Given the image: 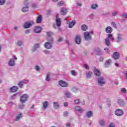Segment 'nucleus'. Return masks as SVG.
<instances>
[{
    "mask_svg": "<svg viewBox=\"0 0 127 127\" xmlns=\"http://www.w3.org/2000/svg\"><path fill=\"white\" fill-rule=\"evenodd\" d=\"M121 92H123V93H127V89L125 88H123L121 89Z\"/></svg>",
    "mask_w": 127,
    "mask_h": 127,
    "instance_id": "nucleus-46",
    "label": "nucleus"
},
{
    "mask_svg": "<svg viewBox=\"0 0 127 127\" xmlns=\"http://www.w3.org/2000/svg\"><path fill=\"white\" fill-rule=\"evenodd\" d=\"M98 83L99 85H104L105 84V78L103 77H98Z\"/></svg>",
    "mask_w": 127,
    "mask_h": 127,
    "instance_id": "nucleus-10",
    "label": "nucleus"
},
{
    "mask_svg": "<svg viewBox=\"0 0 127 127\" xmlns=\"http://www.w3.org/2000/svg\"><path fill=\"white\" fill-rule=\"evenodd\" d=\"M54 107L55 109H58V108H59V104H58V102H54Z\"/></svg>",
    "mask_w": 127,
    "mask_h": 127,
    "instance_id": "nucleus-28",
    "label": "nucleus"
},
{
    "mask_svg": "<svg viewBox=\"0 0 127 127\" xmlns=\"http://www.w3.org/2000/svg\"><path fill=\"white\" fill-rule=\"evenodd\" d=\"M18 89V87H17V86H14L10 88V91L11 93H15V92L17 91Z\"/></svg>",
    "mask_w": 127,
    "mask_h": 127,
    "instance_id": "nucleus-14",
    "label": "nucleus"
},
{
    "mask_svg": "<svg viewBox=\"0 0 127 127\" xmlns=\"http://www.w3.org/2000/svg\"><path fill=\"white\" fill-rule=\"evenodd\" d=\"M84 67L85 68V69H87V70H88V69H90V67H89V65H88V64H84Z\"/></svg>",
    "mask_w": 127,
    "mask_h": 127,
    "instance_id": "nucleus-47",
    "label": "nucleus"
},
{
    "mask_svg": "<svg viewBox=\"0 0 127 127\" xmlns=\"http://www.w3.org/2000/svg\"><path fill=\"white\" fill-rule=\"evenodd\" d=\"M79 102L80 101H79V99H76L74 100V103L75 104H79Z\"/></svg>",
    "mask_w": 127,
    "mask_h": 127,
    "instance_id": "nucleus-56",
    "label": "nucleus"
},
{
    "mask_svg": "<svg viewBox=\"0 0 127 127\" xmlns=\"http://www.w3.org/2000/svg\"><path fill=\"white\" fill-rule=\"evenodd\" d=\"M81 29L83 30V31H86L88 29V26L86 25H82L81 26Z\"/></svg>",
    "mask_w": 127,
    "mask_h": 127,
    "instance_id": "nucleus-26",
    "label": "nucleus"
},
{
    "mask_svg": "<svg viewBox=\"0 0 127 127\" xmlns=\"http://www.w3.org/2000/svg\"><path fill=\"white\" fill-rule=\"evenodd\" d=\"M113 57L115 60L119 59L120 58V53L118 52H115L113 55Z\"/></svg>",
    "mask_w": 127,
    "mask_h": 127,
    "instance_id": "nucleus-13",
    "label": "nucleus"
},
{
    "mask_svg": "<svg viewBox=\"0 0 127 127\" xmlns=\"http://www.w3.org/2000/svg\"><path fill=\"white\" fill-rule=\"evenodd\" d=\"M105 31L107 33H109L108 35V37L105 39V44L107 46H110V45H111V42H110V40H112V41H114V40H115V39H114V37H113V35L110 34L113 32V28L111 26H108L106 28Z\"/></svg>",
    "mask_w": 127,
    "mask_h": 127,
    "instance_id": "nucleus-1",
    "label": "nucleus"
},
{
    "mask_svg": "<svg viewBox=\"0 0 127 127\" xmlns=\"http://www.w3.org/2000/svg\"><path fill=\"white\" fill-rule=\"evenodd\" d=\"M76 5H77L78 6H82V3H81V2H76Z\"/></svg>",
    "mask_w": 127,
    "mask_h": 127,
    "instance_id": "nucleus-48",
    "label": "nucleus"
},
{
    "mask_svg": "<svg viewBox=\"0 0 127 127\" xmlns=\"http://www.w3.org/2000/svg\"><path fill=\"white\" fill-rule=\"evenodd\" d=\"M118 14V11H114L112 13V16H116Z\"/></svg>",
    "mask_w": 127,
    "mask_h": 127,
    "instance_id": "nucleus-51",
    "label": "nucleus"
},
{
    "mask_svg": "<svg viewBox=\"0 0 127 127\" xmlns=\"http://www.w3.org/2000/svg\"><path fill=\"white\" fill-rule=\"evenodd\" d=\"M23 43L21 41H18V42H17V45H18V46H21Z\"/></svg>",
    "mask_w": 127,
    "mask_h": 127,
    "instance_id": "nucleus-39",
    "label": "nucleus"
},
{
    "mask_svg": "<svg viewBox=\"0 0 127 127\" xmlns=\"http://www.w3.org/2000/svg\"><path fill=\"white\" fill-rule=\"evenodd\" d=\"M71 72L72 75H73L74 76H75V75H76V72H75V71L72 70Z\"/></svg>",
    "mask_w": 127,
    "mask_h": 127,
    "instance_id": "nucleus-61",
    "label": "nucleus"
},
{
    "mask_svg": "<svg viewBox=\"0 0 127 127\" xmlns=\"http://www.w3.org/2000/svg\"><path fill=\"white\" fill-rule=\"evenodd\" d=\"M25 33H26V34H29V33H30V30H26Z\"/></svg>",
    "mask_w": 127,
    "mask_h": 127,
    "instance_id": "nucleus-58",
    "label": "nucleus"
},
{
    "mask_svg": "<svg viewBox=\"0 0 127 127\" xmlns=\"http://www.w3.org/2000/svg\"><path fill=\"white\" fill-rule=\"evenodd\" d=\"M107 104L108 107H111V101H108L107 102Z\"/></svg>",
    "mask_w": 127,
    "mask_h": 127,
    "instance_id": "nucleus-59",
    "label": "nucleus"
},
{
    "mask_svg": "<svg viewBox=\"0 0 127 127\" xmlns=\"http://www.w3.org/2000/svg\"><path fill=\"white\" fill-rule=\"evenodd\" d=\"M116 126L115 125V124L112 123L109 125V127H115Z\"/></svg>",
    "mask_w": 127,
    "mask_h": 127,
    "instance_id": "nucleus-50",
    "label": "nucleus"
},
{
    "mask_svg": "<svg viewBox=\"0 0 127 127\" xmlns=\"http://www.w3.org/2000/svg\"><path fill=\"white\" fill-rule=\"evenodd\" d=\"M63 4H64V2H63V1H61L58 3V5L60 6H62Z\"/></svg>",
    "mask_w": 127,
    "mask_h": 127,
    "instance_id": "nucleus-41",
    "label": "nucleus"
},
{
    "mask_svg": "<svg viewBox=\"0 0 127 127\" xmlns=\"http://www.w3.org/2000/svg\"><path fill=\"white\" fill-rule=\"evenodd\" d=\"M28 98V95H27V94H23L20 98L21 103H22V104H23V103H25L26 101H27Z\"/></svg>",
    "mask_w": 127,
    "mask_h": 127,
    "instance_id": "nucleus-7",
    "label": "nucleus"
},
{
    "mask_svg": "<svg viewBox=\"0 0 127 127\" xmlns=\"http://www.w3.org/2000/svg\"><path fill=\"white\" fill-rule=\"evenodd\" d=\"M65 95L67 98H70V97L71 96V94H70L69 92L66 91L65 92Z\"/></svg>",
    "mask_w": 127,
    "mask_h": 127,
    "instance_id": "nucleus-31",
    "label": "nucleus"
},
{
    "mask_svg": "<svg viewBox=\"0 0 127 127\" xmlns=\"http://www.w3.org/2000/svg\"><path fill=\"white\" fill-rule=\"evenodd\" d=\"M48 107V102L45 101L43 103V110H46Z\"/></svg>",
    "mask_w": 127,
    "mask_h": 127,
    "instance_id": "nucleus-21",
    "label": "nucleus"
},
{
    "mask_svg": "<svg viewBox=\"0 0 127 127\" xmlns=\"http://www.w3.org/2000/svg\"><path fill=\"white\" fill-rule=\"evenodd\" d=\"M46 81H50V73H48L47 75V77L46 78Z\"/></svg>",
    "mask_w": 127,
    "mask_h": 127,
    "instance_id": "nucleus-29",
    "label": "nucleus"
},
{
    "mask_svg": "<svg viewBox=\"0 0 127 127\" xmlns=\"http://www.w3.org/2000/svg\"><path fill=\"white\" fill-rule=\"evenodd\" d=\"M59 85H60L61 87H64V88L68 87V83L63 80H60L59 81Z\"/></svg>",
    "mask_w": 127,
    "mask_h": 127,
    "instance_id": "nucleus-11",
    "label": "nucleus"
},
{
    "mask_svg": "<svg viewBox=\"0 0 127 127\" xmlns=\"http://www.w3.org/2000/svg\"><path fill=\"white\" fill-rule=\"evenodd\" d=\"M86 116L87 118H91L92 116H93V113H92V111H89L86 113Z\"/></svg>",
    "mask_w": 127,
    "mask_h": 127,
    "instance_id": "nucleus-27",
    "label": "nucleus"
},
{
    "mask_svg": "<svg viewBox=\"0 0 127 127\" xmlns=\"http://www.w3.org/2000/svg\"><path fill=\"white\" fill-rule=\"evenodd\" d=\"M41 27L39 26H37L34 29V32H35V33H40V32H41Z\"/></svg>",
    "mask_w": 127,
    "mask_h": 127,
    "instance_id": "nucleus-17",
    "label": "nucleus"
},
{
    "mask_svg": "<svg viewBox=\"0 0 127 127\" xmlns=\"http://www.w3.org/2000/svg\"><path fill=\"white\" fill-rule=\"evenodd\" d=\"M111 25H112V26H113V27H115V28H117V24H116V22H112L111 23Z\"/></svg>",
    "mask_w": 127,
    "mask_h": 127,
    "instance_id": "nucleus-42",
    "label": "nucleus"
},
{
    "mask_svg": "<svg viewBox=\"0 0 127 127\" xmlns=\"http://www.w3.org/2000/svg\"><path fill=\"white\" fill-rule=\"evenodd\" d=\"M21 118H22V114L20 113L16 116L15 121H16V122H17V121H19L20 119H21Z\"/></svg>",
    "mask_w": 127,
    "mask_h": 127,
    "instance_id": "nucleus-22",
    "label": "nucleus"
},
{
    "mask_svg": "<svg viewBox=\"0 0 127 127\" xmlns=\"http://www.w3.org/2000/svg\"><path fill=\"white\" fill-rule=\"evenodd\" d=\"M5 3V0H0V5H3Z\"/></svg>",
    "mask_w": 127,
    "mask_h": 127,
    "instance_id": "nucleus-38",
    "label": "nucleus"
},
{
    "mask_svg": "<svg viewBox=\"0 0 127 127\" xmlns=\"http://www.w3.org/2000/svg\"><path fill=\"white\" fill-rule=\"evenodd\" d=\"M115 114L117 117H122L124 115V111L123 109H118L115 111Z\"/></svg>",
    "mask_w": 127,
    "mask_h": 127,
    "instance_id": "nucleus-5",
    "label": "nucleus"
},
{
    "mask_svg": "<svg viewBox=\"0 0 127 127\" xmlns=\"http://www.w3.org/2000/svg\"><path fill=\"white\" fill-rule=\"evenodd\" d=\"M70 126H71V124L69 123H66V126L67 127H70Z\"/></svg>",
    "mask_w": 127,
    "mask_h": 127,
    "instance_id": "nucleus-62",
    "label": "nucleus"
},
{
    "mask_svg": "<svg viewBox=\"0 0 127 127\" xmlns=\"http://www.w3.org/2000/svg\"><path fill=\"white\" fill-rule=\"evenodd\" d=\"M92 76V72L88 71L86 73V77L87 78H90Z\"/></svg>",
    "mask_w": 127,
    "mask_h": 127,
    "instance_id": "nucleus-30",
    "label": "nucleus"
},
{
    "mask_svg": "<svg viewBox=\"0 0 127 127\" xmlns=\"http://www.w3.org/2000/svg\"><path fill=\"white\" fill-rule=\"evenodd\" d=\"M21 81L24 85V84H27L29 82L28 80H27V79H24V80H21Z\"/></svg>",
    "mask_w": 127,
    "mask_h": 127,
    "instance_id": "nucleus-37",
    "label": "nucleus"
},
{
    "mask_svg": "<svg viewBox=\"0 0 127 127\" xmlns=\"http://www.w3.org/2000/svg\"><path fill=\"white\" fill-rule=\"evenodd\" d=\"M59 15V14H57L56 15V22L57 26H58V27H60V26H61V19L58 17Z\"/></svg>",
    "mask_w": 127,
    "mask_h": 127,
    "instance_id": "nucleus-6",
    "label": "nucleus"
},
{
    "mask_svg": "<svg viewBox=\"0 0 127 127\" xmlns=\"http://www.w3.org/2000/svg\"><path fill=\"white\" fill-rule=\"evenodd\" d=\"M28 1V0H25L24 2V4L25 5V7H23L22 9V11H23V12H27V11H28L29 9V7H28L29 3Z\"/></svg>",
    "mask_w": 127,
    "mask_h": 127,
    "instance_id": "nucleus-4",
    "label": "nucleus"
},
{
    "mask_svg": "<svg viewBox=\"0 0 127 127\" xmlns=\"http://www.w3.org/2000/svg\"><path fill=\"white\" fill-rule=\"evenodd\" d=\"M47 35L48 37H51V36L53 35V33L52 32H47Z\"/></svg>",
    "mask_w": 127,
    "mask_h": 127,
    "instance_id": "nucleus-34",
    "label": "nucleus"
},
{
    "mask_svg": "<svg viewBox=\"0 0 127 127\" xmlns=\"http://www.w3.org/2000/svg\"><path fill=\"white\" fill-rule=\"evenodd\" d=\"M39 47H40L39 46V44H37L35 45V46L34 47V51H35V50H36L38 48H39Z\"/></svg>",
    "mask_w": 127,
    "mask_h": 127,
    "instance_id": "nucleus-32",
    "label": "nucleus"
},
{
    "mask_svg": "<svg viewBox=\"0 0 127 127\" xmlns=\"http://www.w3.org/2000/svg\"><path fill=\"white\" fill-rule=\"evenodd\" d=\"M16 96H17V94H14L11 96V99H12V100H14V99H15V98H16Z\"/></svg>",
    "mask_w": 127,
    "mask_h": 127,
    "instance_id": "nucleus-49",
    "label": "nucleus"
},
{
    "mask_svg": "<svg viewBox=\"0 0 127 127\" xmlns=\"http://www.w3.org/2000/svg\"><path fill=\"white\" fill-rule=\"evenodd\" d=\"M99 61H100V62H103V61H104V57H101L99 59Z\"/></svg>",
    "mask_w": 127,
    "mask_h": 127,
    "instance_id": "nucleus-57",
    "label": "nucleus"
},
{
    "mask_svg": "<svg viewBox=\"0 0 127 127\" xmlns=\"http://www.w3.org/2000/svg\"><path fill=\"white\" fill-rule=\"evenodd\" d=\"M97 7H98V5L97 4H93L91 6V8H92V9H96Z\"/></svg>",
    "mask_w": 127,
    "mask_h": 127,
    "instance_id": "nucleus-36",
    "label": "nucleus"
},
{
    "mask_svg": "<svg viewBox=\"0 0 127 127\" xmlns=\"http://www.w3.org/2000/svg\"><path fill=\"white\" fill-rule=\"evenodd\" d=\"M122 16L123 17H124L125 18H127V13H123L122 14Z\"/></svg>",
    "mask_w": 127,
    "mask_h": 127,
    "instance_id": "nucleus-52",
    "label": "nucleus"
},
{
    "mask_svg": "<svg viewBox=\"0 0 127 127\" xmlns=\"http://www.w3.org/2000/svg\"><path fill=\"white\" fill-rule=\"evenodd\" d=\"M31 25H32V23H31V22H26L24 25V28L25 29H27V28H29V27H30V26H31Z\"/></svg>",
    "mask_w": 127,
    "mask_h": 127,
    "instance_id": "nucleus-12",
    "label": "nucleus"
},
{
    "mask_svg": "<svg viewBox=\"0 0 127 127\" xmlns=\"http://www.w3.org/2000/svg\"><path fill=\"white\" fill-rule=\"evenodd\" d=\"M14 60H17V58L15 56H13V58L9 59L8 63L9 66H15V62Z\"/></svg>",
    "mask_w": 127,
    "mask_h": 127,
    "instance_id": "nucleus-3",
    "label": "nucleus"
},
{
    "mask_svg": "<svg viewBox=\"0 0 127 127\" xmlns=\"http://www.w3.org/2000/svg\"><path fill=\"white\" fill-rule=\"evenodd\" d=\"M59 42H61V41H62V37H60L59 38Z\"/></svg>",
    "mask_w": 127,
    "mask_h": 127,
    "instance_id": "nucleus-63",
    "label": "nucleus"
},
{
    "mask_svg": "<svg viewBox=\"0 0 127 127\" xmlns=\"http://www.w3.org/2000/svg\"><path fill=\"white\" fill-rule=\"evenodd\" d=\"M35 69H36V71H39V70H40V67H39V66L36 65L35 66Z\"/></svg>",
    "mask_w": 127,
    "mask_h": 127,
    "instance_id": "nucleus-53",
    "label": "nucleus"
},
{
    "mask_svg": "<svg viewBox=\"0 0 127 127\" xmlns=\"http://www.w3.org/2000/svg\"><path fill=\"white\" fill-rule=\"evenodd\" d=\"M68 114H69V113H68V112L65 111V112H64V117H67V116H68Z\"/></svg>",
    "mask_w": 127,
    "mask_h": 127,
    "instance_id": "nucleus-54",
    "label": "nucleus"
},
{
    "mask_svg": "<svg viewBox=\"0 0 127 127\" xmlns=\"http://www.w3.org/2000/svg\"><path fill=\"white\" fill-rule=\"evenodd\" d=\"M112 64V60L109 59L106 61L105 64H104V67L105 68H108V67H110L111 65Z\"/></svg>",
    "mask_w": 127,
    "mask_h": 127,
    "instance_id": "nucleus-8",
    "label": "nucleus"
},
{
    "mask_svg": "<svg viewBox=\"0 0 127 127\" xmlns=\"http://www.w3.org/2000/svg\"><path fill=\"white\" fill-rule=\"evenodd\" d=\"M76 24V20H73L71 22L69 23V28H72L74 25Z\"/></svg>",
    "mask_w": 127,
    "mask_h": 127,
    "instance_id": "nucleus-19",
    "label": "nucleus"
},
{
    "mask_svg": "<svg viewBox=\"0 0 127 127\" xmlns=\"http://www.w3.org/2000/svg\"><path fill=\"white\" fill-rule=\"evenodd\" d=\"M64 107H67L68 106V103L65 102L64 103Z\"/></svg>",
    "mask_w": 127,
    "mask_h": 127,
    "instance_id": "nucleus-64",
    "label": "nucleus"
},
{
    "mask_svg": "<svg viewBox=\"0 0 127 127\" xmlns=\"http://www.w3.org/2000/svg\"><path fill=\"white\" fill-rule=\"evenodd\" d=\"M94 32L93 31H91L90 32H85L84 33V37L85 40L89 41L92 39V37L91 35H93Z\"/></svg>",
    "mask_w": 127,
    "mask_h": 127,
    "instance_id": "nucleus-2",
    "label": "nucleus"
},
{
    "mask_svg": "<svg viewBox=\"0 0 127 127\" xmlns=\"http://www.w3.org/2000/svg\"><path fill=\"white\" fill-rule=\"evenodd\" d=\"M97 52V55H101V54H102V51L100 49H97V50L96 51Z\"/></svg>",
    "mask_w": 127,
    "mask_h": 127,
    "instance_id": "nucleus-35",
    "label": "nucleus"
},
{
    "mask_svg": "<svg viewBox=\"0 0 127 127\" xmlns=\"http://www.w3.org/2000/svg\"><path fill=\"white\" fill-rule=\"evenodd\" d=\"M75 43L76 44H80L81 43V36L79 35L76 36Z\"/></svg>",
    "mask_w": 127,
    "mask_h": 127,
    "instance_id": "nucleus-15",
    "label": "nucleus"
},
{
    "mask_svg": "<svg viewBox=\"0 0 127 127\" xmlns=\"http://www.w3.org/2000/svg\"><path fill=\"white\" fill-rule=\"evenodd\" d=\"M94 72V75H95V76H96L97 77H99V76H101V71H100V70L98 69L95 68Z\"/></svg>",
    "mask_w": 127,
    "mask_h": 127,
    "instance_id": "nucleus-16",
    "label": "nucleus"
},
{
    "mask_svg": "<svg viewBox=\"0 0 127 127\" xmlns=\"http://www.w3.org/2000/svg\"><path fill=\"white\" fill-rule=\"evenodd\" d=\"M37 23H41L42 21V15H39L37 18Z\"/></svg>",
    "mask_w": 127,
    "mask_h": 127,
    "instance_id": "nucleus-20",
    "label": "nucleus"
},
{
    "mask_svg": "<svg viewBox=\"0 0 127 127\" xmlns=\"http://www.w3.org/2000/svg\"><path fill=\"white\" fill-rule=\"evenodd\" d=\"M23 83L21 81H19L18 83V86L20 88H23Z\"/></svg>",
    "mask_w": 127,
    "mask_h": 127,
    "instance_id": "nucleus-33",
    "label": "nucleus"
},
{
    "mask_svg": "<svg viewBox=\"0 0 127 127\" xmlns=\"http://www.w3.org/2000/svg\"><path fill=\"white\" fill-rule=\"evenodd\" d=\"M75 111H76L77 112H80V113H82V112L84 111V110L81 109L80 106H76L75 107Z\"/></svg>",
    "mask_w": 127,
    "mask_h": 127,
    "instance_id": "nucleus-25",
    "label": "nucleus"
},
{
    "mask_svg": "<svg viewBox=\"0 0 127 127\" xmlns=\"http://www.w3.org/2000/svg\"><path fill=\"white\" fill-rule=\"evenodd\" d=\"M118 39L119 41H121V40H122V35L120 34H118Z\"/></svg>",
    "mask_w": 127,
    "mask_h": 127,
    "instance_id": "nucleus-44",
    "label": "nucleus"
},
{
    "mask_svg": "<svg viewBox=\"0 0 127 127\" xmlns=\"http://www.w3.org/2000/svg\"><path fill=\"white\" fill-rule=\"evenodd\" d=\"M32 7L33 8H36L37 7V5L35 3H33L32 4Z\"/></svg>",
    "mask_w": 127,
    "mask_h": 127,
    "instance_id": "nucleus-55",
    "label": "nucleus"
},
{
    "mask_svg": "<svg viewBox=\"0 0 127 127\" xmlns=\"http://www.w3.org/2000/svg\"><path fill=\"white\" fill-rule=\"evenodd\" d=\"M44 53H45V54H47V55H48V54H50V51L47 50H45L44 51Z\"/></svg>",
    "mask_w": 127,
    "mask_h": 127,
    "instance_id": "nucleus-43",
    "label": "nucleus"
},
{
    "mask_svg": "<svg viewBox=\"0 0 127 127\" xmlns=\"http://www.w3.org/2000/svg\"><path fill=\"white\" fill-rule=\"evenodd\" d=\"M47 41H48L50 43H53V42L54 41V39H53L52 37H49L47 38Z\"/></svg>",
    "mask_w": 127,
    "mask_h": 127,
    "instance_id": "nucleus-23",
    "label": "nucleus"
},
{
    "mask_svg": "<svg viewBox=\"0 0 127 127\" xmlns=\"http://www.w3.org/2000/svg\"><path fill=\"white\" fill-rule=\"evenodd\" d=\"M123 74L124 75H126V79H127V71H124L123 72Z\"/></svg>",
    "mask_w": 127,
    "mask_h": 127,
    "instance_id": "nucleus-60",
    "label": "nucleus"
},
{
    "mask_svg": "<svg viewBox=\"0 0 127 127\" xmlns=\"http://www.w3.org/2000/svg\"><path fill=\"white\" fill-rule=\"evenodd\" d=\"M24 104H21L19 105V109L20 110H22V109H24Z\"/></svg>",
    "mask_w": 127,
    "mask_h": 127,
    "instance_id": "nucleus-40",
    "label": "nucleus"
},
{
    "mask_svg": "<svg viewBox=\"0 0 127 127\" xmlns=\"http://www.w3.org/2000/svg\"><path fill=\"white\" fill-rule=\"evenodd\" d=\"M44 47L46 48V49H51L52 48V43L50 42H46L44 45Z\"/></svg>",
    "mask_w": 127,
    "mask_h": 127,
    "instance_id": "nucleus-9",
    "label": "nucleus"
},
{
    "mask_svg": "<svg viewBox=\"0 0 127 127\" xmlns=\"http://www.w3.org/2000/svg\"><path fill=\"white\" fill-rule=\"evenodd\" d=\"M104 50H105L107 53H108V54H110V50L109 49V48H105Z\"/></svg>",
    "mask_w": 127,
    "mask_h": 127,
    "instance_id": "nucleus-45",
    "label": "nucleus"
},
{
    "mask_svg": "<svg viewBox=\"0 0 127 127\" xmlns=\"http://www.w3.org/2000/svg\"><path fill=\"white\" fill-rule=\"evenodd\" d=\"M105 123L106 122H105V120H101L99 121V125H100V126H101V127H104L105 126Z\"/></svg>",
    "mask_w": 127,
    "mask_h": 127,
    "instance_id": "nucleus-24",
    "label": "nucleus"
},
{
    "mask_svg": "<svg viewBox=\"0 0 127 127\" xmlns=\"http://www.w3.org/2000/svg\"><path fill=\"white\" fill-rule=\"evenodd\" d=\"M61 13L62 15H65V14L67 13V9H66V8H65L64 7H63L61 9Z\"/></svg>",
    "mask_w": 127,
    "mask_h": 127,
    "instance_id": "nucleus-18",
    "label": "nucleus"
}]
</instances>
